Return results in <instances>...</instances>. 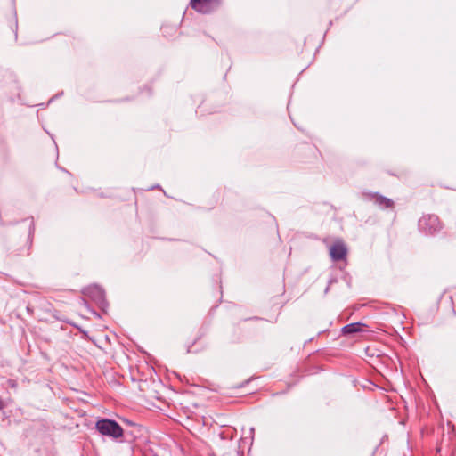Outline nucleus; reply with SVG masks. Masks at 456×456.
I'll list each match as a JSON object with an SVG mask.
<instances>
[{"instance_id":"7","label":"nucleus","mask_w":456,"mask_h":456,"mask_svg":"<svg viewBox=\"0 0 456 456\" xmlns=\"http://www.w3.org/2000/svg\"><path fill=\"white\" fill-rule=\"evenodd\" d=\"M95 289L97 290V292L101 295V297L102 296V291L101 289H99L98 288H95Z\"/></svg>"},{"instance_id":"5","label":"nucleus","mask_w":456,"mask_h":456,"mask_svg":"<svg viewBox=\"0 0 456 456\" xmlns=\"http://www.w3.org/2000/svg\"><path fill=\"white\" fill-rule=\"evenodd\" d=\"M363 327H364V325L360 322L350 323L342 328V333L346 335V334L362 332V331H364Z\"/></svg>"},{"instance_id":"2","label":"nucleus","mask_w":456,"mask_h":456,"mask_svg":"<svg viewBox=\"0 0 456 456\" xmlns=\"http://www.w3.org/2000/svg\"><path fill=\"white\" fill-rule=\"evenodd\" d=\"M191 7L201 13H209L220 5V0H191Z\"/></svg>"},{"instance_id":"6","label":"nucleus","mask_w":456,"mask_h":456,"mask_svg":"<svg viewBox=\"0 0 456 456\" xmlns=\"http://www.w3.org/2000/svg\"><path fill=\"white\" fill-rule=\"evenodd\" d=\"M375 202L381 208H392L394 203L393 201L388 199V198H386L384 196H381V195H375Z\"/></svg>"},{"instance_id":"4","label":"nucleus","mask_w":456,"mask_h":456,"mask_svg":"<svg viewBox=\"0 0 456 456\" xmlns=\"http://www.w3.org/2000/svg\"><path fill=\"white\" fill-rule=\"evenodd\" d=\"M419 226L426 232L433 233L440 229V222L436 216H428L419 220Z\"/></svg>"},{"instance_id":"3","label":"nucleus","mask_w":456,"mask_h":456,"mask_svg":"<svg viewBox=\"0 0 456 456\" xmlns=\"http://www.w3.org/2000/svg\"><path fill=\"white\" fill-rule=\"evenodd\" d=\"M346 255H347L346 246L341 240H336L330 247V256L335 262L345 259Z\"/></svg>"},{"instance_id":"1","label":"nucleus","mask_w":456,"mask_h":456,"mask_svg":"<svg viewBox=\"0 0 456 456\" xmlns=\"http://www.w3.org/2000/svg\"><path fill=\"white\" fill-rule=\"evenodd\" d=\"M95 428L101 435L110 436L113 439L120 438L124 434L121 426L115 420L109 419L98 420L95 424Z\"/></svg>"},{"instance_id":"8","label":"nucleus","mask_w":456,"mask_h":456,"mask_svg":"<svg viewBox=\"0 0 456 456\" xmlns=\"http://www.w3.org/2000/svg\"><path fill=\"white\" fill-rule=\"evenodd\" d=\"M4 406L2 400L0 399V409H2Z\"/></svg>"}]
</instances>
